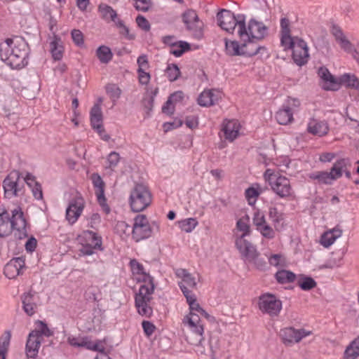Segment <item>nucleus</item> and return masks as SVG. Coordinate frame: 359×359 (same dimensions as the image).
<instances>
[{
    "mask_svg": "<svg viewBox=\"0 0 359 359\" xmlns=\"http://www.w3.org/2000/svg\"><path fill=\"white\" fill-rule=\"evenodd\" d=\"M340 84H344L346 86L354 89L359 88V79L354 75L351 74H344L339 78Z\"/></svg>",
    "mask_w": 359,
    "mask_h": 359,
    "instance_id": "34",
    "label": "nucleus"
},
{
    "mask_svg": "<svg viewBox=\"0 0 359 359\" xmlns=\"http://www.w3.org/2000/svg\"><path fill=\"white\" fill-rule=\"evenodd\" d=\"M312 331L304 328L295 329L293 327H287L280 330L279 337L285 346H292L299 343L302 339L311 335Z\"/></svg>",
    "mask_w": 359,
    "mask_h": 359,
    "instance_id": "12",
    "label": "nucleus"
},
{
    "mask_svg": "<svg viewBox=\"0 0 359 359\" xmlns=\"http://www.w3.org/2000/svg\"><path fill=\"white\" fill-rule=\"evenodd\" d=\"M159 230V225L156 222L149 224L144 215H138L134 219V224L132 229L133 238L136 241L147 239L151 236L153 230Z\"/></svg>",
    "mask_w": 359,
    "mask_h": 359,
    "instance_id": "8",
    "label": "nucleus"
},
{
    "mask_svg": "<svg viewBox=\"0 0 359 359\" xmlns=\"http://www.w3.org/2000/svg\"><path fill=\"white\" fill-rule=\"evenodd\" d=\"M96 55L102 63H108L112 58V53L109 48L101 46L96 51Z\"/></svg>",
    "mask_w": 359,
    "mask_h": 359,
    "instance_id": "37",
    "label": "nucleus"
},
{
    "mask_svg": "<svg viewBox=\"0 0 359 359\" xmlns=\"http://www.w3.org/2000/svg\"><path fill=\"white\" fill-rule=\"evenodd\" d=\"M351 343L344 351V359H356L359 356V351Z\"/></svg>",
    "mask_w": 359,
    "mask_h": 359,
    "instance_id": "49",
    "label": "nucleus"
},
{
    "mask_svg": "<svg viewBox=\"0 0 359 359\" xmlns=\"http://www.w3.org/2000/svg\"><path fill=\"white\" fill-rule=\"evenodd\" d=\"M118 26L122 29L121 33L123 34L128 39L133 40L135 39V35L130 34L129 29L123 25L122 21H118Z\"/></svg>",
    "mask_w": 359,
    "mask_h": 359,
    "instance_id": "62",
    "label": "nucleus"
},
{
    "mask_svg": "<svg viewBox=\"0 0 359 359\" xmlns=\"http://www.w3.org/2000/svg\"><path fill=\"white\" fill-rule=\"evenodd\" d=\"M240 124L237 120L226 121L223 124L222 130L225 139L232 142L239 134Z\"/></svg>",
    "mask_w": 359,
    "mask_h": 359,
    "instance_id": "27",
    "label": "nucleus"
},
{
    "mask_svg": "<svg viewBox=\"0 0 359 359\" xmlns=\"http://www.w3.org/2000/svg\"><path fill=\"white\" fill-rule=\"evenodd\" d=\"M72 38L74 43L78 46L83 45V35L79 29H73L71 32Z\"/></svg>",
    "mask_w": 359,
    "mask_h": 359,
    "instance_id": "55",
    "label": "nucleus"
},
{
    "mask_svg": "<svg viewBox=\"0 0 359 359\" xmlns=\"http://www.w3.org/2000/svg\"><path fill=\"white\" fill-rule=\"evenodd\" d=\"M307 131L313 135L323 137L328 133L329 126L325 121L311 118L308 123Z\"/></svg>",
    "mask_w": 359,
    "mask_h": 359,
    "instance_id": "24",
    "label": "nucleus"
},
{
    "mask_svg": "<svg viewBox=\"0 0 359 359\" xmlns=\"http://www.w3.org/2000/svg\"><path fill=\"white\" fill-rule=\"evenodd\" d=\"M129 201L133 212L145 210L151 203V194L148 187L143 184H135L130 191Z\"/></svg>",
    "mask_w": 359,
    "mask_h": 359,
    "instance_id": "6",
    "label": "nucleus"
},
{
    "mask_svg": "<svg viewBox=\"0 0 359 359\" xmlns=\"http://www.w3.org/2000/svg\"><path fill=\"white\" fill-rule=\"evenodd\" d=\"M90 234L92 236V244L93 247L84 246L81 252L85 255H91L93 253V249L100 248L102 245V241L100 238H98L95 233L90 232Z\"/></svg>",
    "mask_w": 359,
    "mask_h": 359,
    "instance_id": "39",
    "label": "nucleus"
},
{
    "mask_svg": "<svg viewBox=\"0 0 359 359\" xmlns=\"http://www.w3.org/2000/svg\"><path fill=\"white\" fill-rule=\"evenodd\" d=\"M318 76L323 81V88L326 90H337L339 88V83L331 74L327 68L321 67L318 70Z\"/></svg>",
    "mask_w": 359,
    "mask_h": 359,
    "instance_id": "23",
    "label": "nucleus"
},
{
    "mask_svg": "<svg viewBox=\"0 0 359 359\" xmlns=\"http://www.w3.org/2000/svg\"><path fill=\"white\" fill-rule=\"evenodd\" d=\"M143 70H137L138 74H139V81L140 83L144 85H146L149 83L150 79V75L149 73L146 72Z\"/></svg>",
    "mask_w": 359,
    "mask_h": 359,
    "instance_id": "61",
    "label": "nucleus"
},
{
    "mask_svg": "<svg viewBox=\"0 0 359 359\" xmlns=\"http://www.w3.org/2000/svg\"><path fill=\"white\" fill-rule=\"evenodd\" d=\"M298 39V37H292L290 33L281 34L280 42L285 50L292 49Z\"/></svg>",
    "mask_w": 359,
    "mask_h": 359,
    "instance_id": "40",
    "label": "nucleus"
},
{
    "mask_svg": "<svg viewBox=\"0 0 359 359\" xmlns=\"http://www.w3.org/2000/svg\"><path fill=\"white\" fill-rule=\"evenodd\" d=\"M50 49L55 60H60L62 57L64 48L59 38L55 37L50 42Z\"/></svg>",
    "mask_w": 359,
    "mask_h": 359,
    "instance_id": "31",
    "label": "nucleus"
},
{
    "mask_svg": "<svg viewBox=\"0 0 359 359\" xmlns=\"http://www.w3.org/2000/svg\"><path fill=\"white\" fill-rule=\"evenodd\" d=\"M135 4L134 5L135 8L137 11H140L142 12H146L149 11L150 7L151 6V0H134Z\"/></svg>",
    "mask_w": 359,
    "mask_h": 359,
    "instance_id": "53",
    "label": "nucleus"
},
{
    "mask_svg": "<svg viewBox=\"0 0 359 359\" xmlns=\"http://www.w3.org/2000/svg\"><path fill=\"white\" fill-rule=\"evenodd\" d=\"M276 278L278 283L284 284L294 282L296 275L292 271L281 270L276 273Z\"/></svg>",
    "mask_w": 359,
    "mask_h": 359,
    "instance_id": "36",
    "label": "nucleus"
},
{
    "mask_svg": "<svg viewBox=\"0 0 359 359\" xmlns=\"http://www.w3.org/2000/svg\"><path fill=\"white\" fill-rule=\"evenodd\" d=\"M175 274L177 277L182 279L179 283V286L182 293L184 294V291L187 290L189 294H194L191 290L196 287L195 277L184 269H177L175 271Z\"/></svg>",
    "mask_w": 359,
    "mask_h": 359,
    "instance_id": "19",
    "label": "nucleus"
},
{
    "mask_svg": "<svg viewBox=\"0 0 359 359\" xmlns=\"http://www.w3.org/2000/svg\"><path fill=\"white\" fill-rule=\"evenodd\" d=\"M257 230L262 235L263 237L267 239H273L275 238V230L271 226H270L267 223L262 226Z\"/></svg>",
    "mask_w": 359,
    "mask_h": 359,
    "instance_id": "47",
    "label": "nucleus"
},
{
    "mask_svg": "<svg viewBox=\"0 0 359 359\" xmlns=\"http://www.w3.org/2000/svg\"><path fill=\"white\" fill-rule=\"evenodd\" d=\"M165 73L170 81H176L180 77V69L175 64L168 65L166 69Z\"/></svg>",
    "mask_w": 359,
    "mask_h": 359,
    "instance_id": "46",
    "label": "nucleus"
},
{
    "mask_svg": "<svg viewBox=\"0 0 359 359\" xmlns=\"http://www.w3.org/2000/svg\"><path fill=\"white\" fill-rule=\"evenodd\" d=\"M243 43L240 45L236 41H229L225 39V48L226 53L227 55L230 56H236V55H248L252 56L256 55L259 48L255 47V48L248 50V46H249L247 43L243 41Z\"/></svg>",
    "mask_w": 359,
    "mask_h": 359,
    "instance_id": "14",
    "label": "nucleus"
},
{
    "mask_svg": "<svg viewBox=\"0 0 359 359\" xmlns=\"http://www.w3.org/2000/svg\"><path fill=\"white\" fill-rule=\"evenodd\" d=\"M310 177L318 180L320 183L326 184H331V182L335 180L331 172H328L325 171L312 173L311 174Z\"/></svg>",
    "mask_w": 359,
    "mask_h": 359,
    "instance_id": "35",
    "label": "nucleus"
},
{
    "mask_svg": "<svg viewBox=\"0 0 359 359\" xmlns=\"http://www.w3.org/2000/svg\"><path fill=\"white\" fill-rule=\"evenodd\" d=\"M25 180L18 170L11 171L3 181L4 196L7 198L18 197L23 194Z\"/></svg>",
    "mask_w": 359,
    "mask_h": 359,
    "instance_id": "9",
    "label": "nucleus"
},
{
    "mask_svg": "<svg viewBox=\"0 0 359 359\" xmlns=\"http://www.w3.org/2000/svg\"><path fill=\"white\" fill-rule=\"evenodd\" d=\"M182 22L187 29L193 37L201 39L203 36V22L199 19L196 12L193 9H188L182 14Z\"/></svg>",
    "mask_w": 359,
    "mask_h": 359,
    "instance_id": "10",
    "label": "nucleus"
},
{
    "mask_svg": "<svg viewBox=\"0 0 359 359\" xmlns=\"http://www.w3.org/2000/svg\"><path fill=\"white\" fill-rule=\"evenodd\" d=\"M240 29L238 30V34L243 41L248 42V45L255 46L251 39H262L267 35L268 27L263 22H259L255 19H251L248 27L245 25V17L240 18Z\"/></svg>",
    "mask_w": 359,
    "mask_h": 359,
    "instance_id": "4",
    "label": "nucleus"
},
{
    "mask_svg": "<svg viewBox=\"0 0 359 359\" xmlns=\"http://www.w3.org/2000/svg\"><path fill=\"white\" fill-rule=\"evenodd\" d=\"M85 206L83 198L78 195L73 198L66 210V218L70 224L75 223L81 215Z\"/></svg>",
    "mask_w": 359,
    "mask_h": 359,
    "instance_id": "15",
    "label": "nucleus"
},
{
    "mask_svg": "<svg viewBox=\"0 0 359 359\" xmlns=\"http://www.w3.org/2000/svg\"><path fill=\"white\" fill-rule=\"evenodd\" d=\"M99 11L102 18L105 20H111L114 21L116 17V12L111 6L106 4H100L99 6Z\"/></svg>",
    "mask_w": 359,
    "mask_h": 359,
    "instance_id": "38",
    "label": "nucleus"
},
{
    "mask_svg": "<svg viewBox=\"0 0 359 359\" xmlns=\"http://www.w3.org/2000/svg\"><path fill=\"white\" fill-rule=\"evenodd\" d=\"M184 295L189 306V313L198 314L207 319H210L211 318V316L203 309H202L200 304L197 302L196 297L194 294H189L187 290H185L184 291Z\"/></svg>",
    "mask_w": 359,
    "mask_h": 359,
    "instance_id": "26",
    "label": "nucleus"
},
{
    "mask_svg": "<svg viewBox=\"0 0 359 359\" xmlns=\"http://www.w3.org/2000/svg\"><path fill=\"white\" fill-rule=\"evenodd\" d=\"M269 262L274 266H284L285 264V259L280 254H275L270 257Z\"/></svg>",
    "mask_w": 359,
    "mask_h": 359,
    "instance_id": "51",
    "label": "nucleus"
},
{
    "mask_svg": "<svg viewBox=\"0 0 359 359\" xmlns=\"http://www.w3.org/2000/svg\"><path fill=\"white\" fill-rule=\"evenodd\" d=\"M276 118L280 125H287L293 121V112L290 106L284 105L283 109L277 111Z\"/></svg>",
    "mask_w": 359,
    "mask_h": 359,
    "instance_id": "29",
    "label": "nucleus"
},
{
    "mask_svg": "<svg viewBox=\"0 0 359 359\" xmlns=\"http://www.w3.org/2000/svg\"><path fill=\"white\" fill-rule=\"evenodd\" d=\"M136 22L140 28L142 30L148 32L150 29V24L149 21L142 15H139L136 18Z\"/></svg>",
    "mask_w": 359,
    "mask_h": 359,
    "instance_id": "58",
    "label": "nucleus"
},
{
    "mask_svg": "<svg viewBox=\"0 0 359 359\" xmlns=\"http://www.w3.org/2000/svg\"><path fill=\"white\" fill-rule=\"evenodd\" d=\"M264 177L270 184L272 190L280 198H287L292 195L293 191L289 179L267 169Z\"/></svg>",
    "mask_w": 359,
    "mask_h": 359,
    "instance_id": "5",
    "label": "nucleus"
},
{
    "mask_svg": "<svg viewBox=\"0 0 359 359\" xmlns=\"http://www.w3.org/2000/svg\"><path fill=\"white\" fill-rule=\"evenodd\" d=\"M130 266L134 273L139 275L137 280L142 282L138 293L135 294V306L139 314L146 317H150L152 314V308L149 303L152 299V294L154 291V284L153 278L144 271L143 266L136 260L130 261Z\"/></svg>",
    "mask_w": 359,
    "mask_h": 359,
    "instance_id": "1",
    "label": "nucleus"
},
{
    "mask_svg": "<svg viewBox=\"0 0 359 359\" xmlns=\"http://www.w3.org/2000/svg\"><path fill=\"white\" fill-rule=\"evenodd\" d=\"M245 16L243 14L235 15L230 11L222 9L217 15L218 25L229 33H233L236 27L240 29V17Z\"/></svg>",
    "mask_w": 359,
    "mask_h": 359,
    "instance_id": "13",
    "label": "nucleus"
},
{
    "mask_svg": "<svg viewBox=\"0 0 359 359\" xmlns=\"http://www.w3.org/2000/svg\"><path fill=\"white\" fill-rule=\"evenodd\" d=\"M25 264V259L22 257L13 258L5 265L4 273L9 279L15 278L22 273Z\"/></svg>",
    "mask_w": 359,
    "mask_h": 359,
    "instance_id": "20",
    "label": "nucleus"
},
{
    "mask_svg": "<svg viewBox=\"0 0 359 359\" xmlns=\"http://www.w3.org/2000/svg\"><path fill=\"white\" fill-rule=\"evenodd\" d=\"M142 327L146 335L148 337L151 336L154 333L156 328L154 324L149 321H143Z\"/></svg>",
    "mask_w": 359,
    "mask_h": 359,
    "instance_id": "60",
    "label": "nucleus"
},
{
    "mask_svg": "<svg viewBox=\"0 0 359 359\" xmlns=\"http://www.w3.org/2000/svg\"><path fill=\"white\" fill-rule=\"evenodd\" d=\"M292 50V58L299 66L305 65L309 60V48L307 43L302 39H298Z\"/></svg>",
    "mask_w": 359,
    "mask_h": 359,
    "instance_id": "18",
    "label": "nucleus"
},
{
    "mask_svg": "<svg viewBox=\"0 0 359 359\" xmlns=\"http://www.w3.org/2000/svg\"><path fill=\"white\" fill-rule=\"evenodd\" d=\"M297 284L303 290H310L316 286V282L312 278L304 276L299 278Z\"/></svg>",
    "mask_w": 359,
    "mask_h": 359,
    "instance_id": "42",
    "label": "nucleus"
},
{
    "mask_svg": "<svg viewBox=\"0 0 359 359\" xmlns=\"http://www.w3.org/2000/svg\"><path fill=\"white\" fill-rule=\"evenodd\" d=\"M90 180L95 189V193L99 204L103 208V210L108 213L110 209L107 205V200L104 196V182L98 173H93L90 176Z\"/></svg>",
    "mask_w": 359,
    "mask_h": 359,
    "instance_id": "17",
    "label": "nucleus"
},
{
    "mask_svg": "<svg viewBox=\"0 0 359 359\" xmlns=\"http://www.w3.org/2000/svg\"><path fill=\"white\" fill-rule=\"evenodd\" d=\"M248 223L249 217L248 215L239 219L236 223L238 230L243 231V234L241 236H243V238L250 233V225Z\"/></svg>",
    "mask_w": 359,
    "mask_h": 359,
    "instance_id": "43",
    "label": "nucleus"
},
{
    "mask_svg": "<svg viewBox=\"0 0 359 359\" xmlns=\"http://www.w3.org/2000/svg\"><path fill=\"white\" fill-rule=\"evenodd\" d=\"M31 189L36 199L41 200L43 198L42 189L39 183L38 184H35V186H33Z\"/></svg>",
    "mask_w": 359,
    "mask_h": 359,
    "instance_id": "63",
    "label": "nucleus"
},
{
    "mask_svg": "<svg viewBox=\"0 0 359 359\" xmlns=\"http://www.w3.org/2000/svg\"><path fill=\"white\" fill-rule=\"evenodd\" d=\"M349 164L348 159L341 158L338 160L332 166L331 172L335 180L339 178L342 175V172L346 171L347 165Z\"/></svg>",
    "mask_w": 359,
    "mask_h": 359,
    "instance_id": "32",
    "label": "nucleus"
},
{
    "mask_svg": "<svg viewBox=\"0 0 359 359\" xmlns=\"http://www.w3.org/2000/svg\"><path fill=\"white\" fill-rule=\"evenodd\" d=\"M222 97V94L218 90H205L198 96V103L202 107H210L217 103Z\"/></svg>",
    "mask_w": 359,
    "mask_h": 359,
    "instance_id": "22",
    "label": "nucleus"
},
{
    "mask_svg": "<svg viewBox=\"0 0 359 359\" xmlns=\"http://www.w3.org/2000/svg\"><path fill=\"white\" fill-rule=\"evenodd\" d=\"M120 160V156L115 151L111 152L107 157V168L113 170L118 164Z\"/></svg>",
    "mask_w": 359,
    "mask_h": 359,
    "instance_id": "54",
    "label": "nucleus"
},
{
    "mask_svg": "<svg viewBox=\"0 0 359 359\" xmlns=\"http://www.w3.org/2000/svg\"><path fill=\"white\" fill-rule=\"evenodd\" d=\"M131 231V227L123 221L118 222L115 226V231L121 237L128 236Z\"/></svg>",
    "mask_w": 359,
    "mask_h": 359,
    "instance_id": "45",
    "label": "nucleus"
},
{
    "mask_svg": "<svg viewBox=\"0 0 359 359\" xmlns=\"http://www.w3.org/2000/svg\"><path fill=\"white\" fill-rule=\"evenodd\" d=\"M259 309L271 317L277 316L282 309V302L275 295L266 293L259 298Z\"/></svg>",
    "mask_w": 359,
    "mask_h": 359,
    "instance_id": "11",
    "label": "nucleus"
},
{
    "mask_svg": "<svg viewBox=\"0 0 359 359\" xmlns=\"http://www.w3.org/2000/svg\"><path fill=\"white\" fill-rule=\"evenodd\" d=\"M335 241L336 239L334 237H333L330 233L327 231L321 236L320 243L324 247L328 248L332 245Z\"/></svg>",
    "mask_w": 359,
    "mask_h": 359,
    "instance_id": "57",
    "label": "nucleus"
},
{
    "mask_svg": "<svg viewBox=\"0 0 359 359\" xmlns=\"http://www.w3.org/2000/svg\"><path fill=\"white\" fill-rule=\"evenodd\" d=\"M269 217L273 224L276 231H280L282 226L280 224L283 220V214L275 207H271L269 210Z\"/></svg>",
    "mask_w": 359,
    "mask_h": 359,
    "instance_id": "30",
    "label": "nucleus"
},
{
    "mask_svg": "<svg viewBox=\"0 0 359 359\" xmlns=\"http://www.w3.org/2000/svg\"><path fill=\"white\" fill-rule=\"evenodd\" d=\"M27 44L21 37L7 39L0 44V57L11 66L19 67L27 55Z\"/></svg>",
    "mask_w": 359,
    "mask_h": 359,
    "instance_id": "3",
    "label": "nucleus"
},
{
    "mask_svg": "<svg viewBox=\"0 0 359 359\" xmlns=\"http://www.w3.org/2000/svg\"><path fill=\"white\" fill-rule=\"evenodd\" d=\"M11 338V331L6 330L0 337V357L1 359H6V356L10 345Z\"/></svg>",
    "mask_w": 359,
    "mask_h": 359,
    "instance_id": "33",
    "label": "nucleus"
},
{
    "mask_svg": "<svg viewBox=\"0 0 359 359\" xmlns=\"http://www.w3.org/2000/svg\"><path fill=\"white\" fill-rule=\"evenodd\" d=\"M32 332H36L37 338L42 341V336L50 337L53 335V332L48 327L47 325L42 321L37 322V327Z\"/></svg>",
    "mask_w": 359,
    "mask_h": 359,
    "instance_id": "41",
    "label": "nucleus"
},
{
    "mask_svg": "<svg viewBox=\"0 0 359 359\" xmlns=\"http://www.w3.org/2000/svg\"><path fill=\"white\" fill-rule=\"evenodd\" d=\"M12 234L17 240H22L28 236L27 222L20 208L11 210V216L7 211L0 214V237Z\"/></svg>",
    "mask_w": 359,
    "mask_h": 359,
    "instance_id": "2",
    "label": "nucleus"
},
{
    "mask_svg": "<svg viewBox=\"0 0 359 359\" xmlns=\"http://www.w3.org/2000/svg\"><path fill=\"white\" fill-rule=\"evenodd\" d=\"M236 245L241 254L249 261L254 260L259 255L255 247L243 236L236 239Z\"/></svg>",
    "mask_w": 359,
    "mask_h": 359,
    "instance_id": "21",
    "label": "nucleus"
},
{
    "mask_svg": "<svg viewBox=\"0 0 359 359\" xmlns=\"http://www.w3.org/2000/svg\"><path fill=\"white\" fill-rule=\"evenodd\" d=\"M259 194L257 190L253 187L248 188L245 190V196L250 205L255 203L256 198Z\"/></svg>",
    "mask_w": 359,
    "mask_h": 359,
    "instance_id": "56",
    "label": "nucleus"
},
{
    "mask_svg": "<svg viewBox=\"0 0 359 359\" xmlns=\"http://www.w3.org/2000/svg\"><path fill=\"white\" fill-rule=\"evenodd\" d=\"M41 341L39 338H37L36 332H31L29 334L25 347L27 358H35L38 355Z\"/></svg>",
    "mask_w": 359,
    "mask_h": 359,
    "instance_id": "25",
    "label": "nucleus"
},
{
    "mask_svg": "<svg viewBox=\"0 0 359 359\" xmlns=\"http://www.w3.org/2000/svg\"><path fill=\"white\" fill-rule=\"evenodd\" d=\"M180 229L187 232H191L198 224V222L194 218H189L182 220L179 222Z\"/></svg>",
    "mask_w": 359,
    "mask_h": 359,
    "instance_id": "44",
    "label": "nucleus"
},
{
    "mask_svg": "<svg viewBox=\"0 0 359 359\" xmlns=\"http://www.w3.org/2000/svg\"><path fill=\"white\" fill-rule=\"evenodd\" d=\"M106 91L109 95L110 97L114 100L119 98L121 93L120 88L115 84H108L106 86Z\"/></svg>",
    "mask_w": 359,
    "mask_h": 359,
    "instance_id": "52",
    "label": "nucleus"
},
{
    "mask_svg": "<svg viewBox=\"0 0 359 359\" xmlns=\"http://www.w3.org/2000/svg\"><path fill=\"white\" fill-rule=\"evenodd\" d=\"M190 49V45L185 41H180L178 46L176 48L172 49L170 53L176 57H180L185 51Z\"/></svg>",
    "mask_w": 359,
    "mask_h": 359,
    "instance_id": "48",
    "label": "nucleus"
},
{
    "mask_svg": "<svg viewBox=\"0 0 359 359\" xmlns=\"http://www.w3.org/2000/svg\"><path fill=\"white\" fill-rule=\"evenodd\" d=\"M137 62L139 67L137 70H143L148 68L149 67V62L146 55H142L139 56Z\"/></svg>",
    "mask_w": 359,
    "mask_h": 359,
    "instance_id": "59",
    "label": "nucleus"
},
{
    "mask_svg": "<svg viewBox=\"0 0 359 359\" xmlns=\"http://www.w3.org/2000/svg\"><path fill=\"white\" fill-rule=\"evenodd\" d=\"M90 115L92 128L97 132L102 140L108 141L110 137L109 135L104 133V129L102 125L103 116L102 109L99 108L98 105H93L91 108Z\"/></svg>",
    "mask_w": 359,
    "mask_h": 359,
    "instance_id": "16",
    "label": "nucleus"
},
{
    "mask_svg": "<svg viewBox=\"0 0 359 359\" xmlns=\"http://www.w3.org/2000/svg\"><path fill=\"white\" fill-rule=\"evenodd\" d=\"M36 245V239L34 237L29 238L25 243L26 250L29 252H33L35 250Z\"/></svg>",
    "mask_w": 359,
    "mask_h": 359,
    "instance_id": "64",
    "label": "nucleus"
},
{
    "mask_svg": "<svg viewBox=\"0 0 359 359\" xmlns=\"http://www.w3.org/2000/svg\"><path fill=\"white\" fill-rule=\"evenodd\" d=\"M24 311L29 316H32L36 309V304L34 301V294L29 292L21 296Z\"/></svg>",
    "mask_w": 359,
    "mask_h": 359,
    "instance_id": "28",
    "label": "nucleus"
},
{
    "mask_svg": "<svg viewBox=\"0 0 359 359\" xmlns=\"http://www.w3.org/2000/svg\"><path fill=\"white\" fill-rule=\"evenodd\" d=\"M201 316L198 314L189 313L182 320L183 325L191 331V333L187 337V340L189 343L195 346L201 345L203 341L204 328Z\"/></svg>",
    "mask_w": 359,
    "mask_h": 359,
    "instance_id": "7",
    "label": "nucleus"
},
{
    "mask_svg": "<svg viewBox=\"0 0 359 359\" xmlns=\"http://www.w3.org/2000/svg\"><path fill=\"white\" fill-rule=\"evenodd\" d=\"M252 220L257 229L267 223L264 213L259 210L255 212Z\"/></svg>",
    "mask_w": 359,
    "mask_h": 359,
    "instance_id": "50",
    "label": "nucleus"
}]
</instances>
